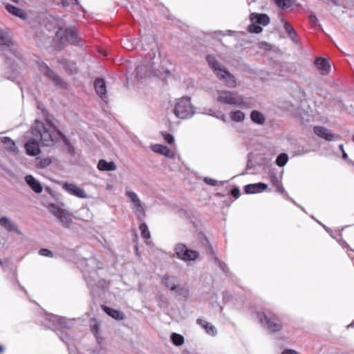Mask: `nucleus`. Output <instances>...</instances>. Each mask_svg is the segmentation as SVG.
I'll return each instance as SVG.
<instances>
[{
	"label": "nucleus",
	"instance_id": "obj_40",
	"mask_svg": "<svg viewBox=\"0 0 354 354\" xmlns=\"http://www.w3.org/2000/svg\"><path fill=\"white\" fill-rule=\"evenodd\" d=\"M122 46L124 48H126L127 50H131L133 47V44L131 43V40L128 38H127L122 41Z\"/></svg>",
	"mask_w": 354,
	"mask_h": 354
},
{
	"label": "nucleus",
	"instance_id": "obj_5",
	"mask_svg": "<svg viewBox=\"0 0 354 354\" xmlns=\"http://www.w3.org/2000/svg\"><path fill=\"white\" fill-rule=\"evenodd\" d=\"M175 115L180 119H187L195 114V107L191 102V98L183 97L177 99L174 110Z\"/></svg>",
	"mask_w": 354,
	"mask_h": 354
},
{
	"label": "nucleus",
	"instance_id": "obj_52",
	"mask_svg": "<svg viewBox=\"0 0 354 354\" xmlns=\"http://www.w3.org/2000/svg\"><path fill=\"white\" fill-rule=\"evenodd\" d=\"M68 70L71 71V72H75L76 68L73 63H69V65L68 66Z\"/></svg>",
	"mask_w": 354,
	"mask_h": 354
},
{
	"label": "nucleus",
	"instance_id": "obj_28",
	"mask_svg": "<svg viewBox=\"0 0 354 354\" xmlns=\"http://www.w3.org/2000/svg\"><path fill=\"white\" fill-rule=\"evenodd\" d=\"M6 10L12 15L18 17L21 19L26 18V13L20 8H17L15 6L8 4L6 6Z\"/></svg>",
	"mask_w": 354,
	"mask_h": 354
},
{
	"label": "nucleus",
	"instance_id": "obj_19",
	"mask_svg": "<svg viewBox=\"0 0 354 354\" xmlns=\"http://www.w3.org/2000/svg\"><path fill=\"white\" fill-rule=\"evenodd\" d=\"M196 323L205 330L207 335L212 337H214L216 335L217 330L212 324L203 319H198L196 320Z\"/></svg>",
	"mask_w": 354,
	"mask_h": 354
},
{
	"label": "nucleus",
	"instance_id": "obj_47",
	"mask_svg": "<svg viewBox=\"0 0 354 354\" xmlns=\"http://www.w3.org/2000/svg\"><path fill=\"white\" fill-rule=\"evenodd\" d=\"M309 19L310 23L313 24L314 26H316L317 24L318 23V19L317 17L314 15H310Z\"/></svg>",
	"mask_w": 354,
	"mask_h": 354
},
{
	"label": "nucleus",
	"instance_id": "obj_20",
	"mask_svg": "<svg viewBox=\"0 0 354 354\" xmlns=\"http://www.w3.org/2000/svg\"><path fill=\"white\" fill-rule=\"evenodd\" d=\"M315 64L322 75H328L330 71V65L328 61L322 57H317Z\"/></svg>",
	"mask_w": 354,
	"mask_h": 354
},
{
	"label": "nucleus",
	"instance_id": "obj_42",
	"mask_svg": "<svg viewBox=\"0 0 354 354\" xmlns=\"http://www.w3.org/2000/svg\"><path fill=\"white\" fill-rule=\"evenodd\" d=\"M39 254L44 257H53L52 252L50 251L49 250L45 249V248L41 249L39 252Z\"/></svg>",
	"mask_w": 354,
	"mask_h": 354
},
{
	"label": "nucleus",
	"instance_id": "obj_59",
	"mask_svg": "<svg viewBox=\"0 0 354 354\" xmlns=\"http://www.w3.org/2000/svg\"><path fill=\"white\" fill-rule=\"evenodd\" d=\"M342 245H347L344 241H338Z\"/></svg>",
	"mask_w": 354,
	"mask_h": 354
},
{
	"label": "nucleus",
	"instance_id": "obj_32",
	"mask_svg": "<svg viewBox=\"0 0 354 354\" xmlns=\"http://www.w3.org/2000/svg\"><path fill=\"white\" fill-rule=\"evenodd\" d=\"M289 159L286 153H280L276 158L275 163L277 166L282 167L286 165Z\"/></svg>",
	"mask_w": 354,
	"mask_h": 354
},
{
	"label": "nucleus",
	"instance_id": "obj_54",
	"mask_svg": "<svg viewBox=\"0 0 354 354\" xmlns=\"http://www.w3.org/2000/svg\"><path fill=\"white\" fill-rule=\"evenodd\" d=\"M342 158L346 160L348 158V155L347 153L345 152V151H342Z\"/></svg>",
	"mask_w": 354,
	"mask_h": 354
},
{
	"label": "nucleus",
	"instance_id": "obj_45",
	"mask_svg": "<svg viewBox=\"0 0 354 354\" xmlns=\"http://www.w3.org/2000/svg\"><path fill=\"white\" fill-rule=\"evenodd\" d=\"M204 181L209 185L214 186L216 185V180L213 178L206 177L204 178Z\"/></svg>",
	"mask_w": 354,
	"mask_h": 354
},
{
	"label": "nucleus",
	"instance_id": "obj_17",
	"mask_svg": "<svg viewBox=\"0 0 354 354\" xmlns=\"http://www.w3.org/2000/svg\"><path fill=\"white\" fill-rule=\"evenodd\" d=\"M268 185L263 183L249 184L245 186L244 191L248 194H258L263 192Z\"/></svg>",
	"mask_w": 354,
	"mask_h": 354
},
{
	"label": "nucleus",
	"instance_id": "obj_57",
	"mask_svg": "<svg viewBox=\"0 0 354 354\" xmlns=\"http://www.w3.org/2000/svg\"><path fill=\"white\" fill-rule=\"evenodd\" d=\"M216 118L222 120L223 121H225V115H221V117L216 116Z\"/></svg>",
	"mask_w": 354,
	"mask_h": 354
},
{
	"label": "nucleus",
	"instance_id": "obj_7",
	"mask_svg": "<svg viewBox=\"0 0 354 354\" xmlns=\"http://www.w3.org/2000/svg\"><path fill=\"white\" fill-rule=\"evenodd\" d=\"M257 318L264 327L271 332H278L282 328V323L274 315H266L264 312H256Z\"/></svg>",
	"mask_w": 354,
	"mask_h": 354
},
{
	"label": "nucleus",
	"instance_id": "obj_2",
	"mask_svg": "<svg viewBox=\"0 0 354 354\" xmlns=\"http://www.w3.org/2000/svg\"><path fill=\"white\" fill-rule=\"evenodd\" d=\"M31 133L46 147L54 145L58 137H61L66 145H70L66 137L49 120H46L45 122L36 120L31 128Z\"/></svg>",
	"mask_w": 354,
	"mask_h": 354
},
{
	"label": "nucleus",
	"instance_id": "obj_51",
	"mask_svg": "<svg viewBox=\"0 0 354 354\" xmlns=\"http://www.w3.org/2000/svg\"><path fill=\"white\" fill-rule=\"evenodd\" d=\"M232 195L235 197L238 198L239 196V190L237 188H234L232 190Z\"/></svg>",
	"mask_w": 354,
	"mask_h": 354
},
{
	"label": "nucleus",
	"instance_id": "obj_31",
	"mask_svg": "<svg viewBox=\"0 0 354 354\" xmlns=\"http://www.w3.org/2000/svg\"><path fill=\"white\" fill-rule=\"evenodd\" d=\"M284 28L286 30V32L288 35L289 37L294 41L297 42L296 37H297V32L295 30V29L292 28V26L287 21H285L284 23Z\"/></svg>",
	"mask_w": 354,
	"mask_h": 354
},
{
	"label": "nucleus",
	"instance_id": "obj_33",
	"mask_svg": "<svg viewBox=\"0 0 354 354\" xmlns=\"http://www.w3.org/2000/svg\"><path fill=\"white\" fill-rule=\"evenodd\" d=\"M0 142L5 145L8 149L10 151H14L15 149V143L10 138L1 137L0 138Z\"/></svg>",
	"mask_w": 354,
	"mask_h": 354
},
{
	"label": "nucleus",
	"instance_id": "obj_15",
	"mask_svg": "<svg viewBox=\"0 0 354 354\" xmlns=\"http://www.w3.org/2000/svg\"><path fill=\"white\" fill-rule=\"evenodd\" d=\"M94 87L96 91V93L99 95V97L104 100V102L107 100L106 95V83L104 79L102 78H97L94 82Z\"/></svg>",
	"mask_w": 354,
	"mask_h": 354
},
{
	"label": "nucleus",
	"instance_id": "obj_46",
	"mask_svg": "<svg viewBox=\"0 0 354 354\" xmlns=\"http://www.w3.org/2000/svg\"><path fill=\"white\" fill-rule=\"evenodd\" d=\"M270 180H271L272 185L274 186H276V185H278L279 183H281L280 180H279V178L275 175H272L270 178Z\"/></svg>",
	"mask_w": 354,
	"mask_h": 354
},
{
	"label": "nucleus",
	"instance_id": "obj_14",
	"mask_svg": "<svg viewBox=\"0 0 354 354\" xmlns=\"http://www.w3.org/2000/svg\"><path fill=\"white\" fill-rule=\"evenodd\" d=\"M63 189L68 192L71 195L75 196L80 198H88V194L85 192V191L78 187L77 185L73 183H65L63 185Z\"/></svg>",
	"mask_w": 354,
	"mask_h": 354
},
{
	"label": "nucleus",
	"instance_id": "obj_56",
	"mask_svg": "<svg viewBox=\"0 0 354 354\" xmlns=\"http://www.w3.org/2000/svg\"><path fill=\"white\" fill-rule=\"evenodd\" d=\"M4 351L5 348L2 345H0V353H3Z\"/></svg>",
	"mask_w": 354,
	"mask_h": 354
},
{
	"label": "nucleus",
	"instance_id": "obj_63",
	"mask_svg": "<svg viewBox=\"0 0 354 354\" xmlns=\"http://www.w3.org/2000/svg\"><path fill=\"white\" fill-rule=\"evenodd\" d=\"M352 140L354 142V135L353 136Z\"/></svg>",
	"mask_w": 354,
	"mask_h": 354
},
{
	"label": "nucleus",
	"instance_id": "obj_43",
	"mask_svg": "<svg viewBox=\"0 0 354 354\" xmlns=\"http://www.w3.org/2000/svg\"><path fill=\"white\" fill-rule=\"evenodd\" d=\"M163 136H164L165 140L168 144H172L174 142V138L172 135H171L169 133H165L163 135Z\"/></svg>",
	"mask_w": 354,
	"mask_h": 354
},
{
	"label": "nucleus",
	"instance_id": "obj_38",
	"mask_svg": "<svg viewBox=\"0 0 354 354\" xmlns=\"http://www.w3.org/2000/svg\"><path fill=\"white\" fill-rule=\"evenodd\" d=\"M38 160H39L38 165L41 168H45V167H48L51 163V160L48 158H40Z\"/></svg>",
	"mask_w": 354,
	"mask_h": 354
},
{
	"label": "nucleus",
	"instance_id": "obj_39",
	"mask_svg": "<svg viewBox=\"0 0 354 354\" xmlns=\"http://www.w3.org/2000/svg\"><path fill=\"white\" fill-rule=\"evenodd\" d=\"M248 30L250 32L259 33L262 31V28L257 24H251L248 27Z\"/></svg>",
	"mask_w": 354,
	"mask_h": 354
},
{
	"label": "nucleus",
	"instance_id": "obj_25",
	"mask_svg": "<svg viewBox=\"0 0 354 354\" xmlns=\"http://www.w3.org/2000/svg\"><path fill=\"white\" fill-rule=\"evenodd\" d=\"M172 292H174L176 297L182 299H187L189 294V288L186 285H180L178 283Z\"/></svg>",
	"mask_w": 354,
	"mask_h": 354
},
{
	"label": "nucleus",
	"instance_id": "obj_18",
	"mask_svg": "<svg viewBox=\"0 0 354 354\" xmlns=\"http://www.w3.org/2000/svg\"><path fill=\"white\" fill-rule=\"evenodd\" d=\"M0 225L3 227L7 231L16 232L21 234V231L18 229L15 223L8 217L3 216L0 218Z\"/></svg>",
	"mask_w": 354,
	"mask_h": 354
},
{
	"label": "nucleus",
	"instance_id": "obj_23",
	"mask_svg": "<svg viewBox=\"0 0 354 354\" xmlns=\"http://www.w3.org/2000/svg\"><path fill=\"white\" fill-rule=\"evenodd\" d=\"M162 283L165 288L173 291L178 284V279L175 276L165 275L162 279Z\"/></svg>",
	"mask_w": 354,
	"mask_h": 354
},
{
	"label": "nucleus",
	"instance_id": "obj_30",
	"mask_svg": "<svg viewBox=\"0 0 354 354\" xmlns=\"http://www.w3.org/2000/svg\"><path fill=\"white\" fill-rule=\"evenodd\" d=\"M230 115L231 120L236 122H243L245 118V113L239 110L231 112Z\"/></svg>",
	"mask_w": 354,
	"mask_h": 354
},
{
	"label": "nucleus",
	"instance_id": "obj_36",
	"mask_svg": "<svg viewBox=\"0 0 354 354\" xmlns=\"http://www.w3.org/2000/svg\"><path fill=\"white\" fill-rule=\"evenodd\" d=\"M276 5L280 8H288L292 5V0H274Z\"/></svg>",
	"mask_w": 354,
	"mask_h": 354
},
{
	"label": "nucleus",
	"instance_id": "obj_27",
	"mask_svg": "<svg viewBox=\"0 0 354 354\" xmlns=\"http://www.w3.org/2000/svg\"><path fill=\"white\" fill-rule=\"evenodd\" d=\"M12 44L10 34L0 28V45L10 47Z\"/></svg>",
	"mask_w": 354,
	"mask_h": 354
},
{
	"label": "nucleus",
	"instance_id": "obj_24",
	"mask_svg": "<svg viewBox=\"0 0 354 354\" xmlns=\"http://www.w3.org/2000/svg\"><path fill=\"white\" fill-rule=\"evenodd\" d=\"M97 169L102 171H115L117 169V166L113 161L107 162L102 159L98 162Z\"/></svg>",
	"mask_w": 354,
	"mask_h": 354
},
{
	"label": "nucleus",
	"instance_id": "obj_22",
	"mask_svg": "<svg viewBox=\"0 0 354 354\" xmlns=\"http://www.w3.org/2000/svg\"><path fill=\"white\" fill-rule=\"evenodd\" d=\"M26 183L36 193H41L43 190L40 183L32 175H27L25 178Z\"/></svg>",
	"mask_w": 354,
	"mask_h": 354
},
{
	"label": "nucleus",
	"instance_id": "obj_8",
	"mask_svg": "<svg viewBox=\"0 0 354 354\" xmlns=\"http://www.w3.org/2000/svg\"><path fill=\"white\" fill-rule=\"evenodd\" d=\"M174 255L183 261H194L199 257V253L197 251L188 249L183 243L176 244L174 248Z\"/></svg>",
	"mask_w": 354,
	"mask_h": 354
},
{
	"label": "nucleus",
	"instance_id": "obj_4",
	"mask_svg": "<svg viewBox=\"0 0 354 354\" xmlns=\"http://www.w3.org/2000/svg\"><path fill=\"white\" fill-rule=\"evenodd\" d=\"M217 102L223 104L248 108L249 104L243 100L242 95L227 90H217L214 95Z\"/></svg>",
	"mask_w": 354,
	"mask_h": 354
},
{
	"label": "nucleus",
	"instance_id": "obj_60",
	"mask_svg": "<svg viewBox=\"0 0 354 354\" xmlns=\"http://www.w3.org/2000/svg\"><path fill=\"white\" fill-rule=\"evenodd\" d=\"M323 226H324V228H325L328 232L329 231L328 229L326 226H324V225H323Z\"/></svg>",
	"mask_w": 354,
	"mask_h": 354
},
{
	"label": "nucleus",
	"instance_id": "obj_12",
	"mask_svg": "<svg viewBox=\"0 0 354 354\" xmlns=\"http://www.w3.org/2000/svg\"><path fill=\"white\" fill-rule=\"evenodd\" d=\"M313 131L317 136L328 141H336L341 139L339 135L332 133L324 127H315Z\"/></svg>",
	"mask_w": 354,
	"mask_h": 354
},
{
	"label": "nucleus",
	"instance_id": "obj_49",
	"mask_svg": "<svg viewBox=\"0 0 354 354\" xmlns=\"http://www.w3.org/2000/svg\"><path fill=\"white\" fill-rule=\"evenodd\" d=\"M276 188H277V192H280V193H283L285 192V189L281 184V183H279L278 185H276Z\"/></svg>",
	"mask_w": 354,
	"mask_h": 354
},
{
	"label": "nucleus",
	"instance_id": "obj_9",
	"mask_svg": "<svg viewBox=\"0 0 354 354\" xmlns=\"http://www.w3.org/2000/svg\"><path fill=\"white\" fill-rule=\"evenodd\" d=\"M125 194L131 202V209L138 219L139 221H143L145 217V209H144L138 194L136 192L129 190H127Z\"/></svg>",
	"mask_w": 354,
	"mask_h": 354
},
{
	"label": "nucleus",
	"instance_id": "obj_35",
	"mask_svg": "<svg viewBox=\"0 0 354 354\" xmlns=\"http://www.w3.org/2000/svg\"><path fill=\"white\" fill-rule=\"evenodd\" d=\"M171 340L176 346H181L184 343V337L176 333L171 334Z\"/></svg>",
	"mask_w": 354,
	"mask_h": 354
},
{
	"label": "nucleus",
	"instance_id": "obj_48",
	"mask_svg": "<svg viewBox=\"0 0 354 354\" xmlns=\"http://www.w3.org/2000/svg\"><path fill=\"white\" fill-rule=\"evenodd\" d=\"M281 354H299V353L293 349H286L281 353Z\"/></svg>",
	"mask_w": 354,
	"mask_h": 354
},
{
	"label": "nucleus",
	"instance_id": "obj_62",
	"mask_svg": "<svg viewBox=\"0 0 354 354\" xmlns=\"http://www.w3.org/2000/svg\"><path fill=\"white\" fill-rule=\"evenodd\" d=\"M0 266H3V263L1 259H0Z\"/></svg>",
	"mask_w": 354,
	"mask_h": 354
},
{
	"label": "nucleus",
	"instance_id": "obj_58",
	"mask_svg": "<svg viewBox=\"0 0 354 354\" xmlns=\"http://www.w3.org/2000/svg\"><path fill=\"white\" fill-rule=\"evenodd\" d=\"M339 149L341 150V151H342V152L343 151H344V146H343V145H342V144H341V145H339Z\"/></svg>",
	"mask_w": 354,
	"mask_h": 354
},
{
	"label": "nucleus",
	"instance_id": "obj_1",
	"mask_svg": "<svg viewBox=\"0 0 354 354\" xmlns=\"http://www.w3.org/2000/svg\"><path fill=\"white\" fill-rule=\"evenodd\" d=\"M146 44L149 46L147 48L142 46L145 50L150 49L151 52L147 55V60L145 62L142 66H137L136 68V77L142 79L149 76L151 73L158 76L160 73L159 71L160 55L157 44L153 35L144 36L141 39V45Z\"/></svg>",
	"mask_w": 354,
	"mask_h": 354
},
{
	"label": "nucleus",
	"instance_id": "obj_44",
	"mask_svg": "<svg viewBox=\"0 0 354 354\" xmlns=\"http://www.w3.org/2000/svg\"><path fill=\"white\" fill-rule=\"evenodd\" d=\"M59 337L60 339H62V341H63L64 342H65L66 344H69V337L67 334H64L62 332L60 333L59 334Z\"/></svg>",
	"mask_w": 354,
	"mask_h": 354
},
{
	"label": "nucleus",
	"instance_id": "obj_50",
	"mask_svg": "<svg viewBox=\"0 0 354 354\" xmlns=\"http://www.w3.org/2000/svg\"><path fill=\"white\" fill-rule=\"evenodd\" d=\"M259 47L263 49H270V46L266 42H261L259 44Z\"/></svg>",
	"mask_w": 354,
	"mask_h": 354
},
{
	"label": "nucleus",
	"instance_id": "obj_53",
	"mask_svg": "<svg viewBox=\"0 0 354 354\" xmlns=\"http://www.w3.org/2000/svg\"><path fill=\"white\" fill-rule=\"evenodd\" d=\"M58 320H59L60 326H64V327L66 326V325L65 324V323L63 322V320L62 319H58Z\"/></svg>",
	"mask_w": 354,
	"mask_h": 354
},
{
	"label": "nucleus",
	"instance_id": "obj_29",
	"mask_svg": "<svg viewBox=\"0 0 354 354\" xmlns=\"http://www.w3.org/2000/svg\"><path fill=\"white\" fill-rule=\"evenodd\" d=\"M250 118L253 122L259 125L263 124L266 121L264 115L260 111L256 110L251 112Z\"/></svg>",
	"mask_w": 354,
	"mask_h": 354
},
{
	"label": "nucleus",
	"instance_id": "obj_11",
	"mask_svg": "<svg viewBox=\"0 0 354 354\" xmlns=\"http://www.w3.org/2000/svg\"><path fill=\"white\" fill-rule=\"evenodd\" d=\"M38 67L40 72L43 73L46 77L50 78L55 85L62 86V78L55 74L53 71L48 67L43 62L38 63Z\"/></svg>",
	"mask_w": 354,
	"mask_h": 354
},
{
	"label": "nucleus",
	"instance_id": "obj_21",
	"mask_svg": "<svg viewBox=\"0 0 354 354\" xmlns=\"http://www.w3.org/2000/svg\"><path fill=\"white\" fill-rule=\"evenodd\" d=\"M153 151L163 155L167 158H173L175 155L167 147L161 145H154L151 147Z\"/></svg>",
	"mask_w": 354,
	"mask_h": 354
},
{
	"label": "nucleus",
	"instance_id": "obj_3",
	"mask_svg": "<svg viewBox=\"0 0 354 354\" xmlns=\"http://www.w3.org/2000/svg\"><path fill=\"white\" fill-rule=\"evenodd\" d=\"M206 60L216 77L229 88H235L237 85L235 77L223 66L214 55H208Z\"/></svg>",
	"mask_w": 354,
	"mask_h": 354
},
{
	"label": "nucleus",
	"instance_id": "obj_26",
	"mask_svg": "<svg viewBox=\"0 0 354 354\" xmlns=\"http://www.w3.org/2000/svg\"><path fill=\"white\" fill-rule=\"evenodd\" d=\"M102 308L107 315L115 319L122 320L124 319L125 316L124 313L118 310H115L107 306H102Z\"/></svg>",
	"mask_w": 354,
	"mask_h": 354
},
{
	"label": "nucleus",
	"instance_id": "obj_37",
	"mask_svg": "<svg viewBox=\"0 0 354 354\" xmlns=\"http://www.w3.org/2000/svg\"><path fill=\"white\" fill-rule=\"evenodd\" d=\"M257 21L259 24H261L263 26H266L270 22V18L266 14L259 15H257Z\"/></svg>",
	"mask_w": 354,
	"mask_h": 354
},
{
	"label": "nucleus",
	"instance_id": "obj_16",
	"mask_svg": "<svg viewBox=\"0 0 354 354\" xmlns=\"http://www.w3.org/2000/svg\"><path fill=\"white\" fill-rule=\"evenodd\" d=\"M25 148L26 153L31 156H35L41 152L39 142L35 139L29 140L26 143Z\"/></svg>",
	"mask_w": 354,
	"mask_h": 354
},
{
	"label": "nucleus",
	"instance_id": "obj_10",
	"mask_svg": "<svg viewBox=\"0 0 354 354\" xmlns=\"http://www.w3.org/2000/svg\"><path fill=\"white\" fill-rule=\"evenodd\" d=\"M56 37L62 43L68 42L73 45H78V37L74 28L67 29L59 28L56 33Z\"/></svg>",
	"mask_w": 354,
	"mask_h": 354
},
{
	"label": "nucleus",
	"instance_id": "obj_6",
	"mask_svg": "<svg viewBox=\"0 0 354 354\" xmlns=\"http://www.w3.org/2000/svg\"><path fill=\"white\" fill-rule=\"evenodd\" d=\"M47 208L49 212L57 218L63 227L66 229L71 228L73 222L72 215L68 212L53 203L49 204Z\"/></svg>",
	"mask_w": 354,
	"mask_h": 354
},
{
	"label": "nucleus",
	"instance_id": "obj_61",
	"mask_svg": "<svg viewBox=\"0 0 354 354\" xmlns=\"http://www.w3.org/2000/svg\"><path fill=\"white\" fill-rule=\"evenodd\" d=\"M71 151L72 153H74V149L72 148Z\"/></svg>",
	"mask_w": 354,
	"mask_h": 354
},
{
	"label": "nucleus",
	"instance_id": "obj_34",
	"mask_svg": "<svg viewBox=\"0 0 354 354\" xmlns=\"http://www.w3.org/2000/svg\"><path fill=\"white\" fill-rule=\"evenodd\" d=\"M140 230L141 232V236L143 239L149 240L151 238V233L148 229V227L145 223H142L140 225Z\"/></svg>",
	"mask_w": 354,
	"mask_h": 354
},
{
	"label": "nucleus",
	"instance_id": "obj_55",
	"mask_svg": "<svg viewBox=\"0 0 354 354\" xmlns=\"http://www.w3.org/2000/svg\"><path fill=\"white\" fill-rule=\"evenodd\" d=\"M354 328V320L348 325L346 326V328Z\"/></svg>",
	"mask_w": 354,
	"mask_h": 354
},
{
	"label": "nucleus",
	"instance_id": "obj_41",
	"mask_svg": "<svg viewBox=\"0 0 354 354\" xmlns=\"http://www.w3.org/2000/svg\"><path fill=\"white\" fill-rule=\"evenodd\" d=\"M61 3L64 7H67L72 4H76V5L79 4V1L78 0H62Z\"/></svg>",
	"mask_w": 354,
	"mask_h": 354
},
{
	"label": "nucleus",
	"instance_id": "obj_13",
	"mask_svg": "<svg viewBox=\"0 0 354 354\" xmlns=\"http://www.w3.org/2000/svg\"><path fill=\"white\" fill-rule=\"evenodd\" d=\"M87 272H88L86 270L84 271V276L92 292L96 291V288L101 289L104 288V283H105L104 280H100L97 283L95 281V277L97 276L95 271H93L88 274H87Z\"/></svg>",
	"mask_w": 354,
	"mask_h": 354
}]
</instances>
